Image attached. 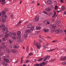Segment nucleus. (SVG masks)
Masks as SVG:
<instances>
[{
    "label": "nucleus",
    "instance_id": "nucleus-1",
    "mask_svg": "<svg viewBox=\"0 0 66 66\" xmlns=\"http://www.w3.org/2000/svg\"><path fill=\"white\" fill-rule=\"evenodd\" d=\"M27 28L28 29L31 28V31H33V30L34 29V28L33 27H32V26L31 24H29L27 25Z\"/></svg>",
    "mask_w": 66,
    "mask_h": 66
},
{
    "label": "nucleus",
    "instance_id": "nucleus-2",
    "mask_svg": "<svg viewBox=\"0 0 66 66\" xmlns=\"http://www.w3.org/2000/svg\"><path fill=\"white\" fill-rule=\"evenodd\" d=\"M3 31L4 33H6L9 32V30H8V29L7 28H4L3 30Z\"/></svg>",
    "mask_w": 66,
    "mask_h": 66
},
{
    "label": "nucleus",
    "instance_id": "nucleus-3",
    "mask_svg": "<svg viewBox=\"0 0 66 66\" xmlns=\"http://www.w3.org/2000/svg\"><path fill=\"white\" fill-rule=\"evenodd\" d=\"M7 18V15H5L3 16L2 18V22H4V20Z\"/></svg>",
    "mask_w": 66,
    "mask_h": 66
},
{
    "label": "nucleus",
    "instance_id": "nucleus-4",
    "mask_svg": "<svg viewBox=\"0 0 66 66\" xmlns=\"http://www.w3.org/2000/svg\"><path fill=\"white\" fill-rule=\"evenodd\" d=\"M17 42H21V43H22L23 42V40L22 38H20L19 39L17 40Z\"/></svg>",
    "mask_w": 66,
    "mask_h": 66
},
{
    "label": "nucleus",
    "instance_id": "nucleus-5",
    "mask_svg": "<svg viewBox=\"0 0 66 66\" xmlns=\"http://www.w3.org/2000/svg\"><path fill=\"white\" fill-rule=\"evenodd\" d=\"M4 60L6 62H7V63H10V61H11V59H4Z\"/></svg>",
    "mask_w": 66,
    "mask_h": 66
},
{
    "label": "nucleus",
    "instance_id": "nucleus-6",
    "mask_svg": "<svg viewBox=\"0 0 66 66\" xmlns=\"http://www.w3.org/2000/svg\"><path fill=\"white\" fill-rule=\"evenodd\" d=\"M0 2H1V4L4 5L5 3V0H1Z\"/></svg>",
    "mask_w": 66,
    "mask_h": 66
},
{
    "label": "nucleus",
    "instance_id": "nucleus-7",
    "mask_svg": "<svg viewBox=\"0 0 66 66\" xmlns=\"http://www.w3.org/2000/svg\"><path fill=\"white\" fill-rule=\"evenodd\" d=\"M37 47L38 49H40V47H41V45L39 43L38 44H37Z\"/></svg>",
    "mask_w": 66,
    "mask_h": 66
},
{
    "label": "nucleus",
    "instance_id": "nucleus-8",
    "mask_svg": "<svg viewBox=\"0 0 66 66\" xmlns=\"http://www.w3.org/2000/svg\"><path fill=\"white\" fill-rule=\"evenodd\" d=\"M46 11L48 12V11H51V9L50 7H48L47 8H46L45 9Z\"/></svg>",
    "mask_w": 66,
    "mask_h": 66
},
{
    "label": "nucleus",
    "instance_id": "nucleus-9",
    "mask_svg": "<svg viewBox=\"0 0 66 66\" xmlns=\"http://www.w3.org/2000/svg\"><path fill=\"white\" fill-rule=\"evenodd\" d=\"M5 52H6V53H10V51L9 49L7 48L6 49Z\"/></svg>",
    "mask_w": 66,
    "mask_h": 66
},
{
    "label": "nucleus",
    "instance_id": "nucleus-10",
    "mask_svg": "<svg viewBox=\"0 0 66 66\" xmlns=\"http://www.w3.org/2000/svg\"><path fill=\"white\" fill-rule=\"evenodd\" d=\"M21 22H22V21H20L18 24H17L16 25V27H18V26H19L20 25V24H21Z\"/></svg>",
    "mask_w": 66,
    "mask_h": 66
},
{
    "label": "nucleus",
    "instance_id": "nucleus-11",
    "mask_svg": "<svg viewBox=\"0 0 66 66\" xmlns=\"http://www.w3.org/2000/svg\"><path fill=\"white\" fill-rule=\"evenodd\" d=\"M60 23V20H56L55 22V24L56 25H57L59 23Z\"/></svg>",
    "mask_w": 66,
    "mask_h": 66
},
{
    "label": "nucleus",
    "instance_id": "nucleus-12",
    "mask_svg": "<svg viewBox=\"0 0 66 66\" xmlns=\"http://www.w3.org/2000/svg\"><path fill=\"white\" fill-rule=\"evenodd\" d=\"M25 32L27 33H30L31 32V30L29 29H27L26 30Z\"/></svg>",
    "mask_w": 66,
    "mask_h": 66
},
{
    "label": "nucleus",
    "instance_id": "nucleus-13",
    "mask_svg": "<svg viewBox=\"0 0 66 66\" xmlns=\"http://www.w3.org/2000/svg\"><path fill=\"white\" fill-rule=\"evenodd\" d=\"M47 3L48 4H51L52 3V1L49 0L47 1Z\"/></svg>",
    "mask_w": 66,
    "mask_h": 66
},
{
    "label": "nucleus",
    "instance_id": "nucleus-14",
    "mask_svg": "<svg viewBox=\"0 0 66 66\" xmlns=\"http://www.w3.org/2000/svg\"><path fill=\"white\" fill-rule=\"evenodd\" d=\"M3 65L5 66H6L7 64H6V62H5L3 61L2 63Z\"/></svg>",
    "mask_w": 66,
    "mask_h": 66
},
{
    "label": "nucleus",
    "instance_id": "nucleus-15",
    "mask_svg": "<svg viewBox=\"0 0 66 66\" xmlns=\"http://www.w3.org/2000/svg\"><path fill=\"white\" fill-rule=\"evenodd\" d=\"M43 31L45 32H48V31H49V29H44L43 30Z\"/></svg>",
    "mask_w": 66,
    "mask_h": 66
},
{
    "label": "nucleus",
    "instance_id": "nucleus-16",
    "mask_svg": "<svg viewBox=\"0 0 66 66\" xmlns=\"http://www.w3.org/2000/svg\"><path fill=\"white\" fill-rule=\"evenodd\" d=\"M39 19L38 17H36L35 18V21H38Z\"/></svg>",
    "mask_w": 66,
    "mask_h": 66
},
{
    "label": "nucleus",
    "instance_id": "nucleus-17",
    "mask_svg": "<svg viewBox=\"0 0 66 66\" xmlns=\"http://www.w3.org/2000/svg\"><path fill=\"white\" fill-rule=\"evenodd\" d=\"M5 46H0V50H2L4 48H5Z\"/></svg>",
    "mask_w": 66,
    "mask_h": 66
},
{
    "label": "nucleus",
    "instance_id": "nucleus-18",
    "mask_svg": "<svg viewBox=\"0 0 66 66\" xmlns=\"http://www.w3.org/2000/svg\"><path fill=\"white\" fill-rule=\"evenodd\" d=\"M47 20L45 21H44L43 23L44 25H45L46 26L47 25Z\"/></svg>",
    "mask_w": 66,
    "mask_h": 66
},
{
    "label": "nucleus",
    "instance_id": "nucleus-19",
    "mask_svg": "<svg viewBox=\"0 0 66 66\" xmlns=\"http://www.w3.org/2000/svg\"><path fill=\"white\" fill-rule=\"evenodd\" d=\"M7 40V39L6 38V37H4L3 38V41H6Z\"/></svg>",
    "mask_w": 66,
    "mask_h": 66
},
{
    "label": "nucleus",
    "instance_id": "nucleus-20",
    "mask_svg": "<svg viewBox=\"0 0 66 66\" xmlns=\"http://www.w3.org/2000/svg\"><path fill=\"white\" fill-rule=\"evenodd\" d=\"M17 34L18 35H20L21 34V32L20 31L18 32Z\"/></svg>",
    "mask_w": 66,
    "mask_h": 66
},
{
    "label": "nucleus",
    "instance_id": "nucleus-21",
    "mask_svg": "<svg viewBox=\"0 0 66 66\" xmlns=\"http://www.w3.org/2000/svg\"><path fill=\"white\" fill-rule=\"evenodd\" d=\"M44 59V58H41V59H39L38 60H37V61H38V62H40L43 60Z\"/></svg>",
    "mask_w": 66,
    "mask_h": 66
},
{
    "label": "nucleus",
    "instance_id": "nucleus-22",
    "mask_svg": "<svg viewBox=\"0 0 66 66\" xmlns=\"http://www.w3.org/2000/svg\"><path fill=\"white\" fill-rule=\"evenodd\" d=\"M11 51L12 53H16V51L14 50H11Z\"/></svg>",
    "mask_w": 66,
    "mask_h": 66
},
{
    "label": "nucleus",
    "instance_id": "nucleus-23",
    "mask_svg": "<svg viewBox=\"0 0 66 66\" xmlns=\"http://www.w3.org/2000/svg\"><path fill=\"white\" fill-rule=\"evenodd\" d=\"M62 9V10L64 11V10L65 9V7L64 6H62L61 7Z\"/></svg>",
    "mask_w": 66,
    "mask_h": 66
},
{
    "label": "nucleus",
    "instance_id": "nucleus-24",
    "mask_svg": "<svg viewBox=\"0 0 66 66\" xmlns=\"http://www.w3.org/2000/svg\"><path fill=\"white\" fill-rule=\"evenodd\" d=\"M2 15H4L5 14V11H3L2 12Z\"/></svg>",
    "mask_w": 66,
    "mask_h": 66
},
{
    "label": "nucleus",
    "instance_id": "nucleus-25",
    "mask_svg": "<svg viewBox=\"0 0 66 66\" xmlns=\"http://www.w3.org/2000/svg\"><path fill=\"white\" fill-rule=\"evenodd\" d=\"M8 35H9V36H10L11 37V36H12V33L11 32H9L8 34Z\"/></svg>",
    "mask_w": 66,
    "mask_h": 66
},
{
    "label": "nucleus",
    "instance_id": "nucleus-26",
    "mask_svg": "<svg viewBox=\"0 0 66 66\" xmlns=\"http://www.w3.org/2000/svg\"><path fill=\"white\" fill-rule=\"evenodd\" d=\"M41 29V27H37L36 28V29L37 30H40Z\"/></svg>",
    "mask_w": 66,
    "mask_h": 66
},
{
    "label": "nucleus",
    "instance_id": "nucleus-27",
    "mask_svg": "<svg viewBox=\"0 0 66 66\" xmlns=\"http://www.w3.org/2000/svg\"><path fill=\"white\" fill-rule=\"evenodd\" d=\"M12 39H14H14H18V38L13 37H12Z\"/></svg>",
    "mask_w": 66,
    "mask_h": 66
},
{
    "label": "nucleus",
    "instance_id": "nucleus-28",
    "mask_svg": "<svg viewBox=\"0 0 66 66\" xmlns=\"http://www.w3.org/2000/svg\"><path fill=\"white\" fill-rule=\"evenodd\" d=\"M9 34H6L5 35V37L6 38L8 37H9Z\"/></svg>",
    "mask_w": 66,
    "mask_h": 66
},
{
    "label": "nucleus",
    "instance_id": "nucleus-29",
    "mask_svg": "<svg viewBox=\"0 0 66 66\" xmlns=\"http://www.w3.org/2000/svg\"><path fill=\"white\" fill-rule=\"evenodd\" d=\"M28 36V34H25L24 35V37H26V38H27Z\"/></svg>",
    "mask_w": 66,
    "mask_h": 66
},
{
    "label": "nucleus",
    "instance_id": "nucleus-30",
    "mask_svg": "<svg viewBox=\"0 0 66 66\" xmlns=\"http://www.w3.org/2000/svg\"><path fill=\"white\" fill-rule=\"evenodd\" d=\"M60 31V29H57V30H56V33H59V32Z\"/></svg>",
    "mask_w": 66,
    "mask_h": 66
},
{
    "label": "nucleus",
    "instance_id": "nucleus-31",
    "mask_svg": "<svg viewBox=\"0 0 66 66\" xmlns=\"http://www.w3.org/2000/svg\"><path fill=\"white\" fill-rule=\"evenodd\" d=\"M56 12H55L54 13V14L53 15V16H52L53 18H54V17H55V16L56 15Z\"/></svg>",
    "mask_w": 66,
    "mask_h": 66
},
{
    "label": "nucleus",
    "instance_id": "nucleus-32",
    "mask_svg": "<svg viewBox=\"0 0 66 66\" xmlns=\"http://www.w3.org/2000/svg\"><path fill=\"white\" fill-rule=\"evenodd\" d=\"M11 18L12 19L14 17V15H13V13H11Z\"/></svg>",
    "mask_w": 66,
    "mask_h": 66
},
{
    "label": "nucleus",
    "instance_id": "nucleus-33",
    "mask_svg": "<svg viewBox=\"0 0 66 66\" xmlns=\"http://www.w3.org/2000/svg\"><path fill=\"white\" fill-rule=\"evenodd\" d=\"M38 44L37 43V42L35 43H35L34 44V45H35V46H37V44Z\"/></svg>",
    "mask_w": 66,
    "mask_h": 66
},
{
    "label": "nucleus",
    "instance_id": "nucleus-34",
    "mask_svg": "<svg viewBox=\"0 0 66 66\" xmlns=\"http://www.w3.org/2000/svg\"><path fill=\"white\" fill-rule=\"evenodd\" d=\"M44 13L45 14H46V15H48V13L45 11H44Z\"/></svg>",
    "mask_w": 66,
    "mask_h": 66
},
{
    "label": "nucleus",
    "instance_id": "nucleus-35",
    "mask_svg": "<svg viewBox=\"0 0 66 66\" xmlns=\"http://www.w3.org/2000/svg\"><path fill=\"white\" fill-rule=\"evenodd\" d=\"M5 57L6 58H9V55L8 54L6 55L5 56Z\"/></svg>",
    "mask_w": 66,
    "mask_h": 66
},
{
    "label": "nucleus",
    "instance_id": "nucleus-36",
    "mask_svg": "<svg viewBox=\"0 0 66 66\" xmlns=\"http://www.w3.org/2000/svg\"><path fill=\"white\" fill-rule=\"evenodd\" d=\"M13 35L14 36H16V32H13Z\"/></svg>",
    "mask_w": 66,
    "mask_h": 66
},
{
    "label": "nucleus",
    "instance_id": "nucleus-37",
    "mask_svg": "<svg viewBox=\"0 0 66 66\" xmlns=\"http://www.w3.org/2000/svg\"><path fill=\"white\" fill-rule=\"evenodd\" d=\"M54 50H55V49H52L48 50V51H49V52H51V51H54Z\"/></svg>",
    "mask_w": 66,
    "mask_h": 66
},
{
    "label": "nucleus",
    "instance_id": "nucleus-38",
    "mask_svg": "<svg viewBox=\"0 0 66 66\" xmlns=\"http://www.w3.org/2000/svg\"><path fill=\"white\" fill-rule=\"evenodd\" d=\"M2 45H5V42H2L1 43Z\"/></svg>",
    "mask_w": 66,
    "mask_h": 66
},
{
    "label": "nucleus",
    "instance_id": "nucleus-39",
    "mask_svg": "<svg viewBox=\"0 0 66 66\" xmlns=\"http://www.w3.org/2000/svg\"><path fill=\"white\" fill-rule=\"evenodd\" d=\"M29 51V47L27 46V48L26 51L27 52H28Z\"/></svg>",
    "mask_w": 66,
    "mask_h": 66
},
{
    "label": "nucleus",
    "instance_id": "nucleus-40",
    "mask_svg": "<svg viewBox=\"0 0 66 66\" xmlns=\"http://www.w3.org/2000/svg\"><path fill=\"white\" fill-rule=\"evenodd\" d=\"M63 56L61 57H60V61H63Z\"/></svg>",
    "mask_w": 66,
    "mask_h": 66
},
{
    "label": "nucleus",
    "instance_id": "nucleus-41",
    "mask_svg": "<svg viewBox=\"0 0 66 66\" xmlns=\"http://www.w3.org/2000/svg\"><path fill=\"white\" fill-rule=\"evenodd\" d=\"M50 56H46L45 57V58L46 59H49V58H50Z\"/></svg>",
    "mask_w": 66,
    "mask_h": 66
},
{
    "label": "nucleus",
    "instance_id": "nucleus-42",
    "mask_svg": "<svg viewBox=\"0 0 66 66\" xmlns=\"http://www.w3.org/2000/svg\"><path fill=\"white\" fill-rule=\"evenodd\" d=\"M56 28V26H53L52 27V29H55Z\"/></svg>",
    "mask_w": 66,
    "mask_h": 66
},
{
    "label": "nucleus",
    "instance_id": "nucleus-43",
    "mask_svg": "<svg viewBox=\"0 0 66 66\" xmlns=\"http://www.w3.org/2000/svg\"><path fill=\"white\" fill-rule=\"evenodd\" d=\"M39 37L40 38H41V39H42V40H43V39H44V38H43L42 37H41V36H39Z\"/></svg>",
    "mask_w": 66,
    "mask_h": 66
},
{
    "label": "nucleus",
    "instance_id": "nucleus-44",
    "mask_svg": "<svg viewBox=\"0 0 66 66\" xmlns=\"http://www.w3.org/2000/svg\"><path fill=\"white\" fill-rule=\"evenodd\" d=\"M65 60H66V57L65 56L64 58L63 59V61H65Z\"/></svg>",
    "mask_w": 66,
    "mask_h": 66
},
{
    "label": "nucleus",
    "instance_id": "nucleus-45",
    "mask_svg": "<svg viewBox=\"0 0 66 66\" xmlns=\"http://www.w3.org/2000/svg\"><path fill=\"white\" fill-rule=\"evenodd\" d=\"M55 10H56L57 9V5H55Z\"/></svg>",
    "mask_w": 66,
    "mask_h": 66
},
{
    "label": "nucleus",
    "instance_id": "nucleus-46",
    "mask_svg": "<svg viewBox=\"0 0 66 66\" xmlns=\"http://www.w3.org/2000/svg\"><path fill=\"white\" fill-rule=\"evenodd\" d=\"M18 48H19V47L17 46L16 45H15L14 46V48H17V49Z\"/></svg>",
    "mask_w": 66,
    "mask_h": 66
},
{
    "label": "nucleus",
    "instance_id": "nucleus-47",
    "mask_svg": "<svg viewBox=\"0 0 66 66\" xmlns=\"http://www.w3.org/2000/svg\"><path fill=\"white\" fill-rule=\"evenodd\" d=\"M0 54H1V55H3L4 54V53H3V52H1L0 53Z\"/></svg>",
    "mask_w": 66,
    "mask_h": 66
},
{
    "label": "nucleus",
    "instance_id": "nucleus-48",
    "mask_svg": "<svg viewBox=\"0 0 66 66\" xmlns=\"http://www.w3.org/2000/svg\"><path fill=\"white\" fill-rule=\"evenodd\" d=\"M10 48H12L13 47V45H11L10 46Z\"/></svg>",
    "mask_w": 66,
    "mask_h": 66
},
{
    "label": "nucleus",
    "instance_id": "nucleus-49",
    "mask_svg": "<svg viewBox=\"0 0 66 66\" xmlns=\"http://www.w3.org/2000/svg\"><path fill=\"white\" fill-rule=\"evenodd\" d=\"M47 59L45 58V59H44L43 60V61H47Z\"/></svg>",
    "mask_w": 66,
    "mask_h": 66
},
{
    "label": "nucleus",
    "instance_id": "nucleus-50",
    "mask_svg": "<svg viewBox=\"0 0 66 66\" xmlns=\"http://www.w3.org/2000/svg\"><path fill=\"white\" fill-rule=\"evenodd\" d=\"M1 27H2V28H4V27H5V26L4 25L2 24V26H1Z\"/></svg>",
    "mask_w": 66,
    "mask_h": 66
},
{
    "label": "nucleus",
    "instance_id": "nucleus-51",
    "mask_svg": "<svg viewBox=\"0 0 66 66\" xmlns=\"http://www.w3.org/2000/svg\"><path fill=\"white\" fill-rule=\"evenodd\" d=\"M43 66H45V65H46V63L44 62L43 63H42Z\"/></svg>",
    "mask_w": 66,
    "mask_h": 66
},
{
    "label": "nucleus",
    "instance_id": "nucleus-52",
    "mask_svg": "<svg viewBox=\"0 0 66 66\" xmlns=\"http://www.w3.org/2000/svg\"><path fill=\"white\" fill-rule=\"evenodd\" d=\"M57 40H54L53 41H52L53 43H56V42H57Z\"/></svg>",
    "mask_w": 66,
    "mask_h": 66
},
{
    "label": "nucleus",
    "instance_id": "nucleus-53",
    "mask_svg": "<svg viewBox=\"0 0 66 66\" xmlns=\"http://www.w3.org/2000/svg\"><path fill=\"white\" fill-rule=\"evenodd\" d=\"M55 60H55V59H53V60H51V61L52 62H53V61H55Z\"/></svg>",
    "mask_w": 66,
    "mask_h": 66
},
{
    "label": "nucleus",
    "instance_id": "nucleus-54",
    "mask_svg": "<svg viewBox=\"0 0 66 66\" xmlns=\"http://www.w3.org/2000/svg\"><path fill=\"white\" fill-rule=\"evenodd\" d=\"M32 53H30L28 55L29 56H30V55H32Z\"/></svg>",
    "mask_w": 66,
    "mask_h": 66
},
{
    "label": "nucleus",
    "instance_id": "nucleus-55",
    "mask_svg": "<svg viewBox=\"0 0 66 66\" xmlns=\"http://www.w3.org/2000/svg\"><path fill=\"white\" fill-rule=\"evenodd\" d=\"M35 66H39V64H35Z\"/></svg>",
    "mask_w": 66,
    "mask_h": 66
},
{
    "label": "nucleus",
    "instance_id": "nucleus-56",
    "mask_svg": "<svg viewBox=\"0 0 66 66\" xmlns=\"http://www.w3.org/2000/svg\"><path fill=\"white\" fill-rule=\"evenodd\" d=\"M29 60H27L26 61V62H25V63H28V62H29Z\"/></svg>",
    "mask_w": 66,
    "mask_h": 66
},
{
    "label": "nucleus",
    "instance_id": "nucleus-57",
    "mask_svg": "<svg viewBox=\"0 0 66 66\" xmlns=\"http://www.w3.org/2000/svg\"><path fill=\"white\" fill-rule=\"evenodd\" d=\"M49 45V44L48 43H47V44H46V47H47V46H48Z\"/></svg>",
    "mask_w": 66,
    "mask_h": 66
},
{
    "label": "nucleus",
    "instance_id": "nucleus-58",
    "mask_svg": "<svg viewBox=\"0 0 66 66\" xmlns=\"http://www.w3.org/2000/svg\"><path fill=\"white\" fill-rule=\"evenodd\" d=\"M47 23L48 24H50V22L48 21V20H47Z\"/></svg>",
    "mask_w": 66,
    "mask_h": 66
},
{
    "label": "nucleus",
    "instance_id": "nucleus-59",
    "mask_svg": "<svg viewBox=\"0 0 66 66\" xmlns=\"http://www.w3.org/2000/svg\"><path fill=\"white\" fill-rule=\"evenodd\" d=\"M60 1L61 3H63L64 2V1L63 0H60Z\"/></svg>",
    "mask_w": 66,
    "mask_h": 66
},
{
    "label": "nucleus",
    "instance_id": "nucleus-60",
    "mask_svg": "<svg viewBox=\"0 0 66 66\" xmlns=\"http://www.w3.org/2000/svg\"><path fill=\"white\" fill-rule=\"evenodd\" d=\"M5 11H6V12H7V11H8V10H7V9H5Z\"/></svg>",
    "mask_w": 66,
    "mask_h": 66
},
{
    "label": "nucleus",
    "instance_id": "nucleus-61",
    "mask_svg": "<svg viewBox=\"0 0 66 66\" xmlns=\"http://www.w3.org/2000/svg\"><path fill=\"white\" fill-rule=\"evenodd\" d=\"M49 14V16L51 15H52V14H51V12H50Z\"/></svg>",
    "mask_w": 66,
    "mask_h": 66
},
{
    "label": "nucleus",
    "instance_id": "nucleus-62",
    "mask_svg": "<svg viewBox=\"0 0 66 66\" xmlns=\"http://www.w3.org/2000/svg\"><path fill=\"white\" fill-rule=\"evenodd\" d=\"M9 43H10V44H12V41L10 40H9Z\"/></svg>",
    "mask_w": 66,
    "mask_h": 66
},
{
    "label": "nucleus",
    "instance_id": "nucleus-63",
    "mask_svg": "<svg viewBox=\"0 0 66 66\" xmlns=\"http://www.w3.org/2000/svg\"><path fill=\"white\" fill-rule=\"evenodd\" d=\"M23 61V59H21V63H23V62H22Z\"/></svg>",
    "mask_w": 66,
    "mask_h": 66
},
{
    "label": "nucleus",
    "instance_id": "nucleus-64",
    "mask_svg": "<svg viewBox=\"0 0 66 66\" xmlns=\"http://www.w3.org/2000/svg\"><path fill=\"white\" fill-rule=\"evenodd\" d=\"M64 14L65 15H66V11H65L64 12Z\"/></svg>",
    "mask_w": 66,
    "mask_h": 66
}]
</instances>
